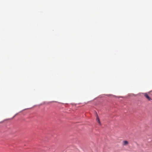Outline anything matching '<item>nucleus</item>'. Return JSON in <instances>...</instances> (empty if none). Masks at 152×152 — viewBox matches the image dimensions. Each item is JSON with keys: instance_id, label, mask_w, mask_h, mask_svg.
Here are the masks:
<instances>
[{"instance_id": "obj_1", "label": "nucleus", "mask_w": 152, "mask_h": 152, "mask_svg": "<svg viewBox=\"0 0 152 152\" xmlns=\"http://www.w3.org/2000/svg\"><path fill=\"white\" fill-rule=\"evenodd\" d=\"M144 96L145 98L149 101H150L152 100V99L146 93H144Z\"/></svg>"}, {"instance_id": "obj_2", "label": "nucleus", "mask_w": 152, "mask_h": 152, "mask_svg": "<svg viewBox=\"0 0 152 152\" xmlns=\"http://www.w3.org/2000/svg\"><path fill=\"white\" fill-rule=\"evenodd\" d=\"M128 144V142L127 141H124L123 142V144L124 145H127Z\"/></svg>"}, {"instance_id": "obj_3", "label": "nucleus", "mask_w": 152, "mask_h": 152, "mask_svg": "<svg viewBox=\"0 0 152 152\" xmlns=\"http://www.w3.org/2000/svg\"><path fill=\"white\" fill-rule=\"evenodd\" d=\"M96 120L99 123V124H100L101 123H100V120L99 119V118L98 116H97V117Z\"/></svg>"}]
</instances>
